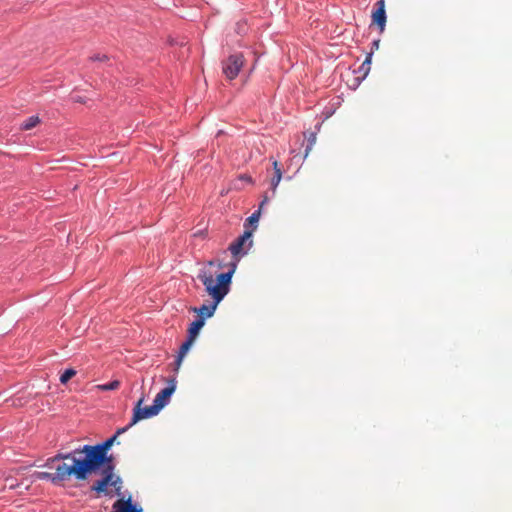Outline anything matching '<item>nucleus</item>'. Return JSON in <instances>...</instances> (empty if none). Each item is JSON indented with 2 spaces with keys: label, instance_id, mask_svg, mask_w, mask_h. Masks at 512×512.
Masks as SVG:
<instances>
[{
  "label": "nucleus",
  "instance_id": "393cba45",
  "mask_svg": "<svg viewBox=\"0 0 512 512\" xmlns=\"http://www.w3.org/2000/svg\"><path fill=\"white\" fill-rule=\"evenodd\" d=\"M185 356H181L180 354H177L175 361H174V371L178 372V369L180 368L182 361Z\"/></svg>",
  "mask_w": 512,
  "mask_h": 512
},
{
  "label": "nucleus",
  "instance_id": "cd10ccee",
  "mask_svg": "<svg viewBox=\"0 0 512 512\" xmlns=\"http://www.w3.org/2000/svg\"><path fill=\"white\" fill-rule=\"evenodd\" d=\"M379 43H380V39L373 40L372 43H371V51L370 52L374 53L375 50H378Z\"/></svg>",
  "mask_w": 512,
  "mask_h": 512
},
{
  "label": "nucleus",
  "instance_id": "f03ea898",
  "mask_svg": "<svg viewBox=\"0 0 512 512\" xmlns=\"http://www.w3.org/2000/svg\"><path fill=\"white\" fill-rule=\"evenodd\" d=\"M71 451L79 481L88 480L90 476L98 474V470L103 467H116L113 454L108 451L76 449Z\"/></svg>",
  "mask_w": 512,
  "mask_h": 512
},
{
  "label": "nucleus",
  "instance_id": "473e14b6",
  "mask_svg": "<svg viewBox=\"0 0 512 512\" xmlns=\"http://www.w3.org/2000/svg\"><path fill=\"white\" fill-rule=\"evenodd\" d=\"M208 264H209V265H213V264H214V262H213V261H209V262H208Z\"/></svg>",
  "mask_w": 512,
  "mask_h": 512
},
{
  "label": "nucleus",
  "instance_id": "7ed1b4c3",
  "mask_svg": "<svg viewBox=\"0 0 512 512\" xmlns=\"http://www.w3.org/2000/svg\"><path fill=\"white\" fill-rule=\"evenodd\" d=\"M197 278L202 282L206 293L212 299L210 303L202 304L200 307H194L192 309V311L197 314L196 318H202L203 322L205 323L206 319L214 315L217 306L227 294L212 285V273L210 271L201 269L197 275Z\"/></svg>",
  "mask_w": 512,
  "mask_h": 512
},
{
  "label": "nucleus",
  "instance_id": "423d86ee",
  "mask_svg": "<svg viewBox=\"0 0 512 512\" xmlns=\"http://www.w3.org/2000/svg\"><path fill=\"white\" fill-rule=\"evenodd\" d=\"M240 259L241 258H233V261L229 263L228 271L219 273L215 279L214 276L212 275V285L218 288L219 290L223 291L224 293L228 294L232 284L233 274L236 271Z\"/></svg>",
  "mask_w": 512,
  "mask_h": 512
},
{
  "label": "nucleus",
  "instance_id": "5701e85b",
  "mask_svg": "<svg viewBox=\"0 0 512 512\" xmlns=\"http://www.w3.org/2000/svg\"><path fill=\"white\" fill-rule=\"evenodd\" d=\"M135 424H131V421L124 427L118 428L116 432L113 434L116 438H118L120 435L126 433L132 426Z\"/></svg>",
  "mask_w": 512,
  "mask_h": 512
},
{
  "label": "nucleus",
  "instance_id": "0eeeda50",
  "mask_svg": "<svg viewBox=\"0 0 512 512\" xmlns=\"http://www.w3.org/2000/svg\"><path fill=\"white\" fill-rule=\"evenodd\" d=\"M144 396H142L134 405L131 417V424H137L143 419H148L159 414L160 410L152 403L149 406L142 407Z\"/></svg>",
  "mask_w": 512,
  "mask_h": 512
},
{
  "label": "nucleus",
  "instance_id": "b1692460",
  "mask_svg": "<svg viewBox=\"0 0 512 512\" xmlns=\"http://www.w3.org/2000/svg\"><path fill=\"white\" fill-rule=\"evenodd\" d=\"M118 386H119V381L114 380V381H111V382H109V383H107L105 385H102L101 388L103 390L109 391V390L116 389Z\"/></svg>",
  "mask_w": 512,
  "mask_h": 512
},
{
  "label": "nucleus",
  "instance_id": "aec40b11",
  "mask_svg": "<svg viewBox=\"0 0 512 512\" xmlns=\"http://www.w3.org/2000/svg\"><path fill=\"white\" fill-rule=\"evenodd\" d=\"M110 486L114 488V492L117 496H121L122 489V478L119 475H116L113 479L110 480Z\"/></svg>",
  "mask_w": 512,
  "mask_h": 512
},
{
  "label": "nucleus",
  "instance_id": "a878e982",
  "mask_svg": "<svg viewBox=\"0 0 512 512\" xmlns=\"http://www.w3.org/2000/svg\"><path fill=\"white\" fill-rule=\"evenodd\" d=\"M90 59H91L92 61H100V62H103V61L108 60L109 58H108V56H107L106 54H102V55H101V54H95V55L91 56V57H90Z\"/></svg>",
  "mask_w": 512,
  "mask_h": 512
},
{
  "label": "nucleus",
  "instance_id": "4be33fe9",
  "mask_svg": "<svg viewBox=\"0 0 512 512\" xmlns=\"http://www.w3.org/2000/svg\"><path fill=\"white\" fill-rule=\"evenodd\" d=\"M316 141V132H311L308 139H307V145L305 148V157H307L309 151L312 149L313 145Z\"/></svg>",
  "mask_w": 512,
  "mask_h": 512
},
{
  "label": "nucleus",
  "instance_id": "412c9836",
  "mask_svg": "<svg viewBox=\"0 0 512 512\" xmlns=\"http://www.w3.org/2000/svg\"><path fill=\"white\" fill-rule=\"evenodd\" d=\"M114 471L115 467H103L100 470H98V474H100L102 477H106V479L110 481L116 476Z\"/></svg>",
  "mask_w": 512,
  "mask_h": 512
},
{
  "label": "nucleus",
  "instance_id": "f3484780",
  "mask_svg": "<svg viewBox=\"0 0 512 512\" xmlns=\"http://www.w3.org/2000/svg\"><path fill=\"white\" fill-rule=\"evenodd\" d=\"M40 122H41V120H40L39 116L32 115L20 124V130H22V131L30 130V129L34 128L36 125H38Z\"/></svg>",
  "mask_w": 512,
  "mask_h": 512
},
{
  "label": "nucleus",
  "instance_id": "dca6fc26",
  "mask_svg": "<svg viewBox=\"0 0 512 512\" xmlns=\"http://www.w3.org/2000/svg\"><path fill=\"white\" fill-rule=\"evenodd\" d=\"M204 325L202 318H195L188 326L186 337L195 340Z\"/></svg>",
  "mask_w": 512,
  "mask_h": 512
},
{
  "label": "nucleus",
  "instance_id": "c756f323",
  "mask_svg": "<svg viewBox=\"0 0 512 512\" xmlns=\"http://www.w3.org/2000/svg\"><path fill=\"white\" fill-rule=\"evenodd\" d=\"M242 178H243L244 180L249 181V182H251V181H252V179H251V177H250V176H243Z\"/></svg>",
  "mask_w": 512,
  "mask_h": 512
},
{
  "label": "nucleus",
  "instance_id": "2f4dec72",
  "mask_svg": "<svg viewBox=\"0 0 512 512\" xmlns=\"http://www.w3.org/2000/svg\"><path fill=\"white\" fill-rule=\"evenodd\" d=\"M320 127H321V124H317V125H316V130H319V129H320Z\"/></svg>",
  "mask_w": 512,
  "mask_h": 512
},
{
  "label": "nucleus",
  "instance_id": "ddd939ff",
  "mask_svg": "<svg viewBox=\"0 0 512 512\" xmlns=\"http://www.w3.org/2000/svg\"><path fill=\"white\" fill-rule=\"evenodd\" d=\"M269 201V197L264 195L263 200L261 201L258 210L254 211L245 221V227L248 225L252 227V231L257 228L258 221L260 218V213L262 207Z\"/></svg>",
  "mask_w": 512,
  "mask_h": 512
},
{
  "label": "nucleus",
  "instance_id": "9b49d317",
  "mask_svg": "<svg viewBox=\"0 0 512 512\" xmlns=\"http://www.w3.org/2000/svg\"><path fill=\"white\" fill-rule=\"evenodd\" d=\"M117 438L112 435L102 442L96 444H85L75 448L76 450H92V451H110L112 446L116 443ZM119 444V442H117Z\"/></svg>",
  "mask_w": 512,
  "mask_h": 512
},
{
  "label": "nucleus",
  "instance_id": "2eb2a0df",
  "mask_svg": "<svg viewBox=\"0 0 512 512\" xmlns=\"http://www.w3.org/2000/svg\"><path fill=\"white\" fill-rule=\"evenodd\" d=\"M272 166L274 170V176L270 180V189L272 191V196L275 195L276 189L282 179V169L277 160L272 161Z\"/></svg>",
  "mask_w": 512,
  "mask_h": 512
},
{
  "label": "nucleus",
  "instance_id": "1a4fd4ad",
  "mask_svg": "<svg viewBox=\"0 0 512 512\" xmlns=\"http://www.w3.org/2000/svg\"><path fill=\"white\" fill-rule=\"evenodd\" d=\"M111 512H143V509L133 501L132 495H129L126 499H117L112 505Z\"/></svg>",
  "mask_w": 512,
  "mask_h": 512
},
{
  "label": "nucleus",
  "instance_id": "a211bd4d",
  "mask_svg": "<svg viewBox=\"0 0 512 512\" xmlns=\"http://www.w3.org/2000/svg\"><path fill=\"white\" fill-rule=\"evenodd\" d=\"M77 371L74 368H67L65 369L59 378V381L61 384L65 385L68 383V381L76 375Z\"/></svg>",
  "mask_w": 512,
  "mask_h": 512
},
{
  "label": "nucleus",
  "instance_id": "f8f14e48",
  "mask_svg": "<svg viewBox=\"0 0 512 512\" xmlns=\"http://www.w3.org/2000/svg\"><path fill=\"white\" fill-rule=\"evenodd\" d=\"M387 22V13L386 10H378V9H372L371 12V23L370 27L375 25L379 31L380 34H382L385 31Z\"/></svg>",
  "mask_w": 512,
  "mask_h": 512
},
{
  "label": "nucleus",
  "instance_id": "20e7f679",
  "mask_svg": "<svg viewBox=\"0 0 512 512\" xmlns=\"http://www.w3.org/2000/svg\"><path fill=\"white\" fill-rule=\"evenodd\" d=\"M253 245L252 230L245 229L244 232L237 237L228 247L233 258H242L245 256Z\"/></svg>",
  "mask_w": 512,
  "mask_h": 512
},
{
  "label": "nucleus",
  "instance_id": "9d476101",
  "mask_svg": "<svg viewBox=\"0 0 512 512\" xmlns=\"http://www.w3.org/2000/svg\"><path fill=\"white\" fill-rule=\"evenodd\" d=\"M372 57H373V52H369L367 53L366 55V58L364 60V62L360 65V67L357 69V70H354L353 73L354 74H357V76H355L353 78V85H351L350 87H352L353 89H356L360 83L367 77V75L369 74L370 72V69H371V61H372Z\"/></svg>",
  "mask_w": 512,
  "mask_h": 512
},
{
  "label": "nucleus",
  "instance_id": "39448f33",
  "mask_svg": "<svg viewBox=\"0 0 512 512\" xmlns=\"http://www.w3.org/2000/svg\"><path fill=\"white\" fill-rule=\"evenodd\" d=\"M244 56L240 52L229 55L222 61V72L228 80H234L244 65Z\"/></svg>",
  "mask_w": 512,
  "mask_h": 512
},
{
  "label": "nucleus",
  "instance_id": "7c9ffc66",
  "mask_svg": "<svg viewBox=\"0 0 512 512\" xmlns=\"http://www.w3.org/2000/svg\"><path fill=\"white\" fill-rule=\"evenodd\" d=\"M16 486H17V485L13 484V482H10V484H9V488H10V489H14Z\"/></svg>",
  "mask_w": 512,
  "mask_h": 512
},
{
  "label": "nucleus",
  "instance_id": "bb28decb",
  "mask_svg": "<svg viewBox=\"0 0 512 512\" xmlns=\"http://www.w3.org/2000/svg\"><path fill=\"white\" fill-rule=\"evenodd\" d=\"M374 9H382V10H386L385 9V1H382V0H377L373 6Z\"/></svg>",
  "mask_w": 512,
  "mask_h": 512
},
{
  "label": "nucleus",
  "instance_id": "6e6552de",
  "mask_svg": "<svg viewBox=\"0 0 512 512\" xmlns=\"http://www.w3.org/2000/svg\"><path fill=\"white\" fill-rule=\"evenodd\" d=\"M177 386L176 377L169 379L167 386L161 389L155 396L153 403L161 411L166 405L169 404L172 395L174 394Z\"/></svg>",
  "mask_w": 512,
  "mask_h": 512
},
{
  "label": "nucleus",
  "instance_id": "6ab92c4d",
  "mask_svg": "<svg viewBox=\"0 0 512 512\" xmlns=\"http://www.w3.org/2000/svg\"><path fill=\"white\" fill-rule=\"evenodd\" d=\"M193 342H194L193 339L186 337L184 342L180 345L177 354H180L181 356H185L189 352Z\"/></svg>",
  "mask_w": 512,
  "mask_h": 512
},
{
  "label": "nucleus",
  "instance_id": "c85d7f7f",
  "mask_svg": "<svg viewBox=\"0 0 512 512\" xmlns=\"http://www.w3.org/2000/svg\"><path fill=\"white\" fill-rule=\"evenodd\" d=\"M75 102H78V103H84L85 101H84V99H83L82 97H80V96H79V97H77V98L75 99Z\"/></svg>",
  "mask_w": 512,
  "mask_h": 512
},
{
  "label": "nucleus",
  "instance_id": "f257e3e1",
  "mask_svg": "<svg viewBox=\"0 0 512 512\" xmlns=\"http://www.w3.org/2000/svg\"><path fill=\"white\" fill-rule=\"evenodd\" d=\"M72 451H58L55 455L46 459L39 467L54 469V472L35 471L32 474L34 480H45L54 486H61L64 482L74 479L79 481Z\"/></svg>",
  "mask_w": 512,
  "mask_h": 512
},
{
  "label": "nucleus",
  "instance_id": "4468645a",
  "mask_svg": "<svg viewBox=\"0 0 512 512\" xmlns=\"http://www.w3.org/2000/svg\"><path fill=\"white\" fill-rule=\"evenodd\" d=\"M111 482L106 479V477H102L97 479L93 485L90 487L91 491L95 492L97 495H109L108 487Z\"/></svg>",
  "mask_w": 512,
  "mask_h": 512
}]
</instances>
